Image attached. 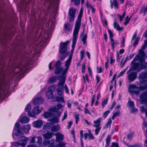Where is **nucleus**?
I'll return each mask as SVG.
<instances>
[{
    "label": "nucleus",
    "instance_id": "nucleus-1",
    "mask_svg": "<svg viewBox=\"0 0 147 147\" xmlns=\"http://www.w3.org/2000/svg\"><path fill=\"white\" fill-rule=\"evenodd\" d=\"M74 48H74L73 51H72V47H71V54L69 56L68 59L65 62V68L62 72L61 75L58 77L60 81L57 84V86L58 87V88L57 89V91H58V92L59 94H61L63 90V86L64 84H65L66 78V76H65V74L67 72L70 65L72 58V55L74 52Z\"/></svg>",
    "mask_w": 147,
    "mask_h": 147
},
{
    "label": "nucleus",
    "instance_id": "nucleus-2",
    "mask_svg": "<svg viewBox=\"0 0 147 147\" xmlns=\"http://www.w3.org/2000/svg\"><path fill=\"white\" fill-rule=\"evenodd\" d=\"M82 14L83 11L81 9L78 17L77 20L76 21L74 29V31L72 43V51H73L76 44V40L78 37V34L81 24V21Z\"/></svg>",
    "mask_w": 147,
    "mask_h": 147
},
{
    "label": "nucleus",
    "instance_id": "nucleus-3",
    "mask_svg": "<svg viewBox=\"0 0 147 147\" xmlns=\"http://www.w3.org/2000/svg\"><path fill=\"white\" fill-rule=\"evenodd\" d=\"M6 47L4 52L0 56V71L2 74H3V72H5V58L8 57L10 59L13 54V51H11L10 49L6 45Z\"/></svg>",
    "mask_w": 147,
    "mask_h": 147
},
{
    "label": "nucleus",
    "instance_id": "nucleus-4",
    "mask_svg": "<svg viewBox=\"0 0 147 147\" xmlns=\"http://www.w3.org/2000/svg\"><path fill=\"white\" fill-rule=\"evenodd\" d=\"M147 89V84L145 86H141L138 87L135 84H131L129 85L128 92L131 94H135L138 95L140 93V91H144Z\"/></svg>",
    "mask_w": 147,
    "mask_h": 147
},
{
    "label": "nucleus",
    "instance_id": "nucleus-5",
    "mask_svg": "<svg viewBox=\"0 0 147 147\" xmlns=\"http://www.w3.org/2000/svg\"><path fill=\"white\" fill-rule=\"evenodd\" d=\"M139 61V62L132 63L133 65L132 69L133 70H138L140 71L142 69L147 68V62L145 61V59L142 60H137Z\"/></svg>",
    "mask_w": 147,
    "mask_h": 147
},
{
    "label": "nucleus",
    "instance_id": "nucleus-6",
    "mask_svg": "<svg viewBox=\"0 0 147 147\" xmlns=\"http://www.w3.org/2000/svg\"><path fill=\"white\" fill-rule=\"evenodd\" d=\"M139 79L140 84L144 83V86L147 84V71L142 72L139 75Z\"/></svg>",
    "mask_w": 147,
    "mask_h": 147
},
{
    "label": "nucleus",
    "instance_id": "nucleus-7",
    "mask_svg": "<svg viewBox=\"0 0 147 147\" xmlns=\"http://www.w3.org/2000/svg\"><path fill=\"white\" fill-rule=\"evenodd\" d=\"M127 73H128L127 79L130 82L134 81L136 79L137 75V72L133 71L129 72V71H128Z\"/></svg>",
    "mask_w": 147,
    "mask_h": 147
},
{
    "label": "nucleus",
    "instance_id": "nucleus-8",
    "mask_svg": "<svg viewBox=\"0 0 147 147\" xmlns=\"http://www.w3.org/2000/svg\"><path fill=\"white\" fill-rule=\"evenodd\" d=\"M7 29L8 28L7 26H6L4 29V30H3V34H0L1 41L2 44L3 43L2 42L3 40H5L6 39V37L7 36L9 35L10 36H11L13 35L14 32H12L11 34H10V33H9V32H7Z\"/></svg>",
    "mask_w": 147,
    "mask_h": 147
},
{
    "label": "nucleus",
    "instance_id": "nucleus-9",
    "mask_svg": "<svg viewBox=\"0 0 147 147\" xmlns=\"http://www.w3.org/2000/svg\"><path fill=\"white\" fill-rule=\"evenodd\" d=\"M144 51L142 49H140L138 54L134 58L132 63H134V62L137 60H142L143 59H144Z\"/></svg>",
    "mask_w": 147,
    "mask_h": 147
},
{
    "label": "nucleus",
    "instance_id": "nucleus-10",
    "mask_svg": "<svg viewBox=\"0 0 147 147\" xmlns=\"http://www.w3.org/2000/svg\"><path fill=\"white\" fill-rule=\"evenodd\" d=\"M20 127V125L18 122H16L13 131L12 136L13 137H14V134L16 136H18L19 135L21 132V130Z\"/></svg>",
    "mask_w": 147,
    "mask_h": 147
},
{
    "label": "nucleus",
    "instance_id": "nucleus-11",
    "mask_svg": "<svg viewBox=\"0 0 147 147\" xmlns=\"http://www.w3.org/2000/svg\"><path fill=\"white\" fill-rule=\"evenodd\" d=\"M62 107V105L60 104H58L56 107L50 108L49 111L55 113H57V115L59 117L61 114V112H59V111Z\"/></svg>",
    "mask_w": 147,
    "mask_h": 147
},
{
    "label": "nucleus",
    "instance_id": "nucleus-12",
    "mask_svg": "<svg viewBox=\"0 0 147 147\" xmlns=\"http://www.w3.org/2000/svg\"><path fill=\"white\" fill-rule=\"evenodd\" d=\"M140 102L141 104L147 103V91L141 94L140 96Z\"/></svg>",
    "mask_w": 147,
    "mask_h": 147
},
{
    "label": "nucleus",
    "instance_id": "nucleus-13",
    "mask_svg": "<svg viewBox=\"0 0 147 147\" xmlns=\"http://www.w3.org/2000/svg\"><path fill=\"white\" fill-rule=\"evenodd\" d=\"M76 9L70 8L68 14L69 16V22H71L74 20L75 14L76 11Z\"/></svg>",
    "mask_w": 147,
    "mask_h": 147
},
{
    "label": "nucleus",
    "instance_id": "nucleus-14",
    "mask_svg": "<svg viewBox=\"0 0 147 147\" xmlns=\"http://www.w3.org/2000/svg\"><path fill=\"white\" fill-rule=\"evenodd\" d=\"M9 91L8 88H3L2 87H0V98L6 97L8 92Z\"/></svg>",
    "mask_w": 147,
    "mask_h": 147
},
{
    "label": "nucleus",
    "instance_id": "nucleus-15",
    "mask_svg": "<svg viewBox=\"0 0 147 147\" xmlns=\"http://www.w3.org/2000/svg\"><path fill=\"white\" fill-rule=\"evenodd\" d=\"M67 47L66 44L62 43L60 44L59 48V53L61 54L65 53L67 50Z\"/></svg>",
    "mask_w": 147,
    "mask_h": 147
},
{
    "label": "nucleus",
    "instance_id": "nucleus-16",
    "mask_svg": "<svg viewBox=\"0 0 147 147\" xmlns=\"http://www.w3.org/2000/svg\"><path fill=\"white\" fill-rule=\"evenodd\" d=\"M56 138L55 141L57 142H59L62 141L64 139V135L60 132H58L54 134Z\"/></svg>",
    "mask_w": 147,
    "mask_h": 147
},
{
    "label": "nucleus",
    "instance_id": "nucleus-17",
    "mask_svg": "<svg viewBox=\"0 0 147 147\" xmlns=\"http://www.w3.org/2000/svg\"><path fill=\"white\" fill-rule=\"evenodd\" d=\"M84 30L82 34H81V40L83 44L85 46H87V35L84 34Z\"/></svg>",
    "mask_w": 147,
    "mask_h": 147
},
{
    "label": "nucleus",
    "instance_id": "nucleus-18",
    "mask_svg": "<svg viewBox=\"0 0 147 147\" xmlns=\"http://www.w3.org/2000/svg\"><path fill=\"white\" fill-rule=\"evenodd\" d=\"M57 88L56 89V91L57 92V94L58 95L60 96H63V92L64 90H65V92H66V93H67V94H69V88H68L67 85L66 84L64 85V84L63 85V90L62 91L61 94H59L58 92V91H57V89L58 88V87L57 86Z\"/></svg>",
    "mask_w": 147,
    "mask_h": 147
},
{
    "label": "nucleus",
    "instance_id": "nucleus-19",
    "mask_svg": "<svg viewBox=\"0 0 147 147\" xmlns=\"http://www.w3.org/2000/svg\"><path fill=\"white\" fill-rule=\"evenodd\" d=\"M44 101V99L42 97H38L35 99L33 101L34 105H39L42 103Z\"/></svg>",
    "mask_w": 147,
    "mask_h": 147
},
{
    "label": "nucleus",
    "instance_id": "nucleus-20",
    "mask_svg": "<svg viewBox=\"0 0 147 147\" xmlns=\"http://www.w3.org/2000/svg\"><path fill=\"white\" fill-rule=\"evenodd\" d=\"M29 140V139L28 138L25 137L24 136H21L18 139V140L20 141L23 142L21 143V146L24 147L26 144L27 141Z\"/></svg>",
    "mask_w": 147,
    "mask_h": 147
},
{
    "label": "nucleus",
    "instance_id": "nucleus-21",
    "mask_svg": "<svg viewBox=\"0 0 147 147\" xmlns=\"http://www.w3.org/2000/svg\"><path fill=\"white\" fill-rule=\"evenodd\" d=\"M31 109V106L28 104L26 105L25 110L28 112V116L31 117H35V116L30 111Z\"/></svg>",
    "mask_w": 147,
    "mask_h": 147
},
{
    "label": "nucleus",
    "instance_id": "nucleus-22",
    "mask_svg": "<svg viewBox=\"0 0 147 147\" xmlns=\"http://www.w3.org/2000/svg\"><path fill=\"white\" fill-rule=\"evenodd\" d=\"M18 121L22 123H27L29 121V118L26 116H24L22 117H21L20 116L18 119Z\"/></svg>",
    "mask_w": 147,
    "mask_h": 147
},
{
    "label": "nucleus",
    "instance_id": "nucleus-23",
    "mask_svg": "<svg viewBox=\"0 0 147 147\" xmlns=\"http://www.w3.org/2000/svg\"><path fill=\"white\" fill-rule=\"evenodd\" d=\"M102 119L101 117H99L96 120L94 121L93 123L94 124L93 125V126L95 127H101L100 123Z\"/></svg>",
    "mask_w": 147,
    "mask_h": 147
},
{
    "label": "nucleus",
    "instance_id": "nucleus-24",
    "mask_svg": "<svg viewBox=\"0 0 147 147\" xmlns=\"http://www.w3.org/2000/svg\"><path fill=\"white\" fill-rule=\"evenodd\" d=\"M113 26L115 28H116L118 31H122L123 29V27H120L119 25L117 23L116 21V20L115 19L113 22Z\"/></svg>",
    "mask_w": 147,
    "mask_h": 147
},
{
    "label": "nucleus",
    "instance_id": "nucleus-25",
    "mask_svg": "<svg viewBox=\"0 0 147 147\" xmlns=\"http://www.w3.org/2000/svg\"><path fill=\"white\" fill-rule=\"evenodd\" d=\"M53 133L50 132H48L43 134V136L44 138L49 139L51 138L54 135Z\"/></svg>",
    "mask_w": 147,
    "mask_h": 147
},
{
    "label": "nucleus",
    "instance_id": "nucleus-26",
    "mask_svg": "<svg viewBox=\"0 0 147 147\" xmlns=\"http://www.w3.org/2000/svg\"><path fill=\"white\" fill-rule=\"evenodd\" d=\"M43 122L40 120H37L34 122V127L39 128L42 125Z\"/></svg>",
    "mask_w": 147,
    "mask_h": 147
},
{
    "label": "nucleus",
    "instance_id": "nucleus-27",
    "mask_svg": "<svg viewBox=\"0 0 147 147\" xmlns=\"http://www.w3.org/2000/svg\"><path fill=\"white\" fill-rule=\"evenodd\" d=\"M28 69V65L23 66L20 69V72L18 74H24L26 72Z\"/></svg>",
    "mask_w": 147,
    "mask_h": 147
},
{
    "label": "nucleus",
    "instance_id": "nucleus-28",
    "mask_svg": "<svg viewBox=\"0 0 147 147\" xmlns=\"http://www.w3.org/2000/svg\"><path fill=\"white\" fill-rule=\"evenodd\" d=\"M60 126L59 124L54 125L52 127L51 131L52 132H55L60 129Z\"/></svg>",
    "mask_w": 147,
    "mask_h": 147
},
{
    "label": "nucleus",
    "instance_id": "nucleus-29",
    "mask_svg": "<svg viewBox=\"0 0 147 147\" xmlns=\"http://www.w3.org/2000/svg\"><path fill=\"white\" fill-rule=\"evenodd\" d=\"M39 106H38L35 107L32 110V113L35 115V114H38L40 113L41 111V110L39 109Z\"/></svg>",
    "mask_w": 147,
    "mask_h": 147
},
{
    "label": "nucleus",
    "instance_id": "nucleus-30",
    "mask_svg": "<svg viewBox=\"0 0 147 147\" xmlns=\"http://www.w3.org/2000/svg\"><path fill=\"white\" fill-rule=\"evenodd\" d=\"M111 137L110 136L108 135L106 139V144L105 146V147H109L111 142Z\"/></svg>",
    "mask_w": 147,
    "mask_h": 147
},
{
    "label": "nucleus",
    "instance_id": "nucleus-31",
    "mask_svg": "<svg viewBox=\"0 0 147 147\" xmlns=\"http://www.w3.org/2000/svg\"><path fill=\"white\" fill-rule=\"evenodd\" d=\"M56 69L55 71V74H58L62 72L63 71V69L62 67H55Z\"/></svg>",
    "mask_w": 147,
    "mask_h": 147
},
{
    "label": "nucleus",
    "instance_id": "nucleus-32",
    "mask_svg": "<svg viewBox=\"0 0 147 147\" xmlns=\"http://www.w3.org/2000/svg\"><path fill=\"white\" fill-rule=\"evenodd\" d=\"M57 79V77L56 76H53L51 77L49 79L48 82L51 84H52L55 82Z\"/></svg>",
    "mask_w": 147,
    "mask_h": 147
},
{
    "label": "nucleus",
    "instance_id": "nucleus-33",
    "mask_svg": "<svg viewBox=\"0 0 147 147\" xmlns=\"http://www.w3.org/2000/svg\"><path fill=\"white\" fill-rule=\"evenodd\" d=\"M7 26L0 21V34H3L4 29Z\"/></svg>",
    "mask_w": 147,
    "mask_h": 147
},
{
    "label": "nucleus",
    "instance_id": "nucleus-34",
    "mask_svg": "<svg viewBox=\"0 0 147 147\" xmlns=\"http://www.w3.org/2000/svg\"><path fill=\"white\" fill-rule=\"evenodd\" d=\"M30 129V126L28 125H24L22 127V129L23 131L26 133L28 132Z\"/></svg>",
    "mask_w": 147,
    "mask_h": 147
},
{
    "label": "nucleus",
    "instance_id": "nucleus-35",
    "mask_svg": "<svg viewBox=\"0 0 147 147\" xmlns=\"http://www.w3.org/2000/svg\"><path fill=\"white\" fill-rule=\"evenodd\" d=\"M70 30V24L67 23L65 24L64 25V31L66 33H68L69 32Z\"/></svg>",
    "mask_w": 147,
    "mask_h": 147
},
{
    "label": "nucleus",
    "instance_id": "nucleus-36",
    "mask_svg": "<svg viewBox=\"0 0 147 147\" xmlns=\"http://www.w3.org/2000/svg\"><path fill=\"white\" fill-rule=\"evenodd\" d=\"M56 100L57 102H61L62 103H64L65 102L63 96H57L56 98Z\"/></svg>",
    "mask_w": 147,
    "mask_h": 147
},
{
    "label": "nucleus",
    "instance_id": "nucleus-37",
    "mask_svg": "<svg viewBox=\"0 0 147 147\" xmlns=\"http://www.w3.org/2000/svg\"><path fill=\"white\" fill-rule=\"evenodd\" d=\"M53 124L51 123H47L43 127V129H47L51 128L52 125H53Z\"/></svg>",
    "mask_w": 147,
    "mask_h": 147
},
{
    "label": "nucleus",
    "instance_id": "nucleus-38",
    "mask_svg": "<svg viewBox=\"0 0 147 147\" xmlns=\"http://www.w3.org/2000/svg\"><path fill=\"white\" fill-rule=\"evenodd\" d=\"M46 96L47 98L51 99L53 97V93L51 92H50L47 91L46 93Z\"/></svg>",
    "mask_w": 147,
    "mask_h": 147
},
{
    "label": "nucleus",
    "instance_id": "nucleus-39",
    "mask_svg": "<svg viewBox=\"0 0 147 147\" xmlns=\"http://www.w3.org/2000/svg\"><path fill=\"white\" fill-rule=\"evenodd\" d=\"M55 85L50 86L48 88V90L47 91L53 93V91L55 89Z\"/></svg>",
    "mask_w": 147,
    "mask_h": 147
},
{
    "label": "nucleus",
    "instance_id": "nucleus-40",
    "mask_svg": "<svg viewBox=\"0 0 147 147\" xmlns=\"http://www.w3.org/2000/svg\"><path fill=\"white\" fill-rule=\"evenodd\" d=\"M127 105V106L131 108H132L134 106V102L133 101H131L130 100V98H129V100L128 102Z\"/></svg>",
    "mask_w": 147,
    "mask_h": 147
},
{
    "label": "nucleus",
    "instance_id": "nucleus-41",
    "mask_svg": "<svg viewBox=\"0 0 147 147\" xmlns=\"http://www.w3.org/2000/svg\"><path fill=\"white\" fill-rule=\"evenodd\" d=\"M120 114L121 113L119 111L114 113L112 117V119L113 120L115 117L119 116Z\"/></svg>",
    "mask_w": 147,
    "mask_h": 147
},
{
    "label": "nucleus",
    "instance_id": "nucleus-42",
    "mask_svg": "<svg viewBox=\"0 0 147 147\" xmlns=\"http://www.w3.org/2000/svg\"><path fill=\"white\" fill-rule=\"evenodd\" d=\"M58 144L55 147H66L65 144L63 142H59Z\"/></svg>",
    "mask_w": 147,
    "mask_h": 147
},
{
    "label": "nucleus",
    "instance_id": "nucleus-43",
    "mask_svg": "<svg viewBox=\"0 0 147 147\" xmlns=\"http://www.w3.org/2000/svg\"><path fill=\"white\" fill-rule=\"evenodd\" d=\"M112 123V121L111 118H110L108 121H107L105 126V128H108L109 126H110Z\"/></svg>",
    "mask_w": 147,
    "mask_h": 147
},
{
    "label": "nucleus",
    "instance_id": "nucleus-44",
    "mask_svg": "<svg viewBox=\"0 0 147 147\" xmlns=\"http://www.w3.org/2000/svg\"><path fill=\"white\" fill-rule=\"evenodd\" d=\"M110 40L111 41V45L112 48V49L113 50H115V42L114 41V40L113 39V38H110Z\"/></svg>",
    "mask_w": 147,
    "mask_h": 147
},
{
    "label": "nucleus",
    "instance_id": "nucleus-45",
    "mask_svg": "<svg viewBox=\"0 0 147 147\" xmlns=\"http://www.w3.org/2000/svg\"><path fill=\"white\" fill-rule=\"evenodd\" d=\"M131 18V17H130L129 18L128 16H127L126 17L125 22L124 23V24L125 25H127L129 23V21H130Z\"/></svg>",
    "mask_w": 147,
    "mask_h": 147
},
{
    "label": "nucleus",
    "instance_id": "nucleus-46",
    "mask_svg": "<svg viewBox=\"0 0 147 147\" xmlns=\"http://www.w3.org/2000/svg\"><path fill=\"white\" fill-rule=\"evenodd\" d=\"M108 102V99H107L104 100L102 102L101 104L102 108H104L105 106L107 104Z\"/></svg>",
    "mask_w": 147,
    "mask_h": 147
},
{
    "label": "nucleus",
    "instance_id": "nucleus-47",
    "mask_svg": "<svg viewBox=\"0 0 147 147\" xmlns=\"http://www.w3.org/2000/svg\"><path fill=\"white\" fill-rule=\"evenodd\" d=\"M125 145L128 147H142V145L141 144H136L133 146H130L126 143Z\"/></svg>",
    "mask_w": 147,
    "mask_h": 147
},
{
    "label": "nucleus",
    "instance_id": "nucleus-48",
    "mask_svg": "<svg viewBox=\"0 0 147 147\" xmlns=\"http://www.w3.org/2000/svg\"><path fill=\"white\" fill-rule=\"evenodd\" d=\"M140 39V37L139 36H138L136 38L133 44L134 47H136L138 44V41Z\"/></svg>",
    "mask_w": 147,
    "mask_h": 147
},
{
    "label": "nucleus",
    "instance_id": "nucleus-49",
    "mask_svg": "<svg viewBox=\"0 0 147 147\" xmlns=\"http://www.w3.org/2000/svg\"><path fill=\"white\" fill-rule=\"evenodd\" d=\"M11 143L12 145L16 147L20 145L21 146V144L18 142H11Z\"/></svg>",
    "mask_w": 147,
    "mask_h": 147
},
{
    "label": "nucleus",
    "instance_id": "nucleus-50",
    "mask_svg": "<svg viewBox=\"0 0 147 147\" xmlns=\"http://www.w3.org/2000/svg\"><path fill=\"white\" fill-rule=\"evenodd\" d=\"M37 138V140L36 142L38 144L40 145L42 143V138L41 136H38Z\"/></svg>",
    "mask_w": 147,
    "mask_h": 147
},
{
    "label": "nucleus",
    "instance_id": "nucleus-51",
    "mask_svg": "<svg viewBox=\"0 0 147 147\" xmlns=\"http://www.w3.org/2000/svg\"><path fill=\"white\" fill-rule=\"evenodd\" d=\"M135 55L134 53L130 54L129 56H127L125 58L126 60H129L131 59Z\"/></svg>",
    "mask_w": 147,
    "mask_h": 147
},
{
    "label": "nucleus",
    "instance_id": "nucleus-52",
    "mask_svg": "<svg viewBox=\"0 0 147 147\" xmlns=\"http://www.w3.org/2000/svg\"><path fill=\"white\" fill-rule=\"evenodd\" d=\"M113 3L114 6V7L115 9H118V3L117 1L116 0H114Z\"/></svg>",
    "mask_w": 147,
    "mask_h": 147
},
{
    "label": "nucleus",
    "instance_id": "nucleus-53",
    "mask_svg": "<svg viewBox=\"0 0 147 147\" xmlns=\"http://www.w3.org/2000/svg\"><path fill=\"white\" fill-rule=\"evenodd\" d=\"M96 129H95V135H97L98 134V133L101 129V127H96Z\"/></svg>",
    "mask_w": 147,
    "mask_h": 147
},
{
    "label": "nucleus",
    "instance_id": "nucleus-54",
    "mask_svg": "<svg viewBox=\"0 0 147 147\" xmlns=\"http://www.w3.org/2000/svg\"><path fill=\"white\" fill-rule=\"evenodd\" d=\"M84 53L85 51L84 50L81 51L80 52V59L81 60H82L84 58Z\"/></svg>",
    "mask_w": 147,
    "mask_h": 147
},
{
    "label": "nucleus",
    "instance_id": "nucleus-55",
    "mask_svg": "<svg viewBox=\"0 0 147 147\" xmlns=\"http://www.w3.org/2000/svg\"><path fill=\"white\" fill-rule=\"evenodd\" d=\"M44 117L47 118L50 117L51 115V114L49 112H46L44 113Z\"/></svg>",
    "mask_w": 147,
    "mask_h": 147
},
{
    "label": "nucleus",
    "instance_id": "nucleus-56",
    "mask_svg": "<svg viewBox=\"0 0 147 147\" xmlns=\"http://www.w3.org/2000/svg\"><path fill=\"white\" fill-rule=\"evenodd\" d=\"M61 63L60 60L57 61L56 63L55 67H61Z\"/></svg>",
    "mask_w": 147,
    "mask_h": 147
},
{
    "label": "nucleus",
    "instance_id": "nucleus-57",
    "mask_svg": "<svg viewBox=\"0 0 147 147\" xmlns=\"http://www.w3.org/2000/svg\"><path fill=\"white\" fill-rule=\"evenodd\" d=\"M74 117L76 119L75 123L76 124H77L79 119V115L77 114H76L74 115Z\"/></svg>",
    "mask_w": 147,
    "mask_h": 147
},
{
    "label": "nucleus",
    "instance_id": "nucleus-58",
    "mask_svg": "<svg viewBox=\"0 0 147 147\" xmlns=\"http://www.w3.org/2000/svg\"><path fill=\"white\" fill-rule=\"evenodd\" d=\"M134 134V133L133 132H132L130 134H128L127 136L128 139L129 140L131 139L132 138Z\"/></svg>",
    "mask_w": 147,
    "mask_h": 147
},
{
    "label": "nucleus",
    "instance_id": "nucleus-59",
    "mask_svg": "<svg viewBox=\"0 0 147 147\" xmlns=\"http://www.w3.org/2000/svg\"><path fill=\"white\" fill-rule=\"evenodd\" d=\"M110 113V111L108 110L105 111L103 113V116L104 118H105Z\"/></svg>",
    "mask_w": 147,
    "mask_h": 147
},
{
    "label": "nucleus",
    "instance_id": "nucleus-60",
    "mask_svg": "<svg viewBox=\"0 0 147 147\" xmlns=\"http://www.w3.org/2000/svg\"><path fill=\"white\" fill-rule=\"evenodd\" d=\"M125 38L124 37L122 38L121 42V47H123L125 46Z\"/></svg>",
    "mask_w": 147,
    "mask_h": 147
},
{
    "label": "nucleus",
    "instance_id": "nucleus-61",
    "mask_svg": "<svg viewBox=\"0 0 147 147\" xmlns=\"http://www.w3.org/2000/svg\"><path fill=\"white\" fill-rule=\"evenodd\" d=\"M57 115L58 117H56L53 118L54 121V123H56L59 122V117H58V116L57 115Z\"/></svg>",
    "mask_w": 147,
    "mask_h": 147
},
{
    "label": "nucleus",
    "instance_id": "nucleus-62",
    "mask_svg": "<svg viewBox=\"0 0 147 147\" xmlns=\"http://www.w3.org/2000/svg\"><path fill=\"white\" fill-rule=\"evenodd\" d=\"M108 32L109 34L110 39L113 38V34L112 32L110 29L108 30Z\"/></svg>",
    "mask_w": 147,
    "mask_h": 147
},
{
    "label": "nucleus",
    "instance_id": "nucleus-63",
    "mask_svg": "<svg viewBox=\"0 0 147 147\" xmlns=\"http://www.w3.org/2000/svg\"><path fill=\"white\" fill-rule=\"evenodd\" d=\"M110 147H119V144L115 142H113Z\"/></svg>",
    "mask_w": 147,
    "mask_h": 147
},
{
    "label": "nucleus",
    "instance_id": "nucleus-64",
    "mask_svg": "<svg viewBox=\"0 0 147 147\" xmlns=\"http://www.w3.org/2000/svg\"><path fill=\"white\" fill-rule=\"evenodd\" d=\"M83 79H84V83L85 82V80H86L88 82L89 81V79H88V74H86L85 76H83Z\"/></svg>",
    "mask_w": 147,
    "mask_h": 147
}]
</instances>
